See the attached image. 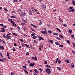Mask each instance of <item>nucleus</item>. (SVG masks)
<instances>
[{
  "label": "nucleus",
  "instance_id": "nucleus-56",
  "mask_svg": "<svg viewBox=\"0 0 75 75\" xmlns=\"http://www.w3.org/2000/svg\"><path fill=\"white\" fill-rule=\"evenodd\" d=\"M31 30H32V31H35V30H34V29L31 28Z\"/></svg>",
  "mask_w": 75,
  "mask_h": 75
},
{
  "label": "nucleus",
  "instance_id": "nucleus-43",
  "mask_svg": "<svg viewBox=\"0 0 75 75\" xmlns=\"http://www.w3.org/2000/svg\"><path fill=\"white\" fill-rule=\"evenodd\" d=\"M47 64V61H45V64Z\"/></svg>",
  "mask_w": 75,
  "mask_h": 75
},
{
  "label": "nucleus",
  "instance_id": "nucleus-6",
  "mask_svg": "<svg viewBox=\"0 0 75 75\" xmlns=\"http://www.w3.org/2000/svg\"><path fill=\"white\" fill-rule=\"evenodd\" d=\"M53 34L54 35H58V34L57 33H53Z\"/></svg>",
  "mask_w": 75,
  "mask_h": 75
},
{
  "label": "nucleus",
  "instance_id": "nucleus-41",
  "mask_svg": "<svg viewBox=\"0 0 75 75\" xmlns=\"http://www.w3.org/2000/svg\"><path fill=\"white\" fill-rule=\"evenodd\" d=\"M71 11H72V12H73V13H74V9H71Z\"/></svg>",
  "mask_w": 75,
  "mask_h": 75
},
{
  "label": "nucleus",
  "instance_id": "nucleus-39",
  "mask_svg": "<svg viewBox=\"0 0 75 75\" xmlns=\"http://www.w3.org/2000/svg\"><path fill=\"white\" fill-rule=\"evenodd\" d=\"M50 42H51V43H52V44H53V41H52V40H50Z\"/></svg>",
  "mask_w": 75,
  "mask_h": 75
},
{
  "label": "nucleus",
  "instance_id": "nucleus-20",
  "mask_svg": "<svg viewBox=\"0 0 75 75\" xmlns=\"http://www.w3.org/2000/svg\"><path fill=\"white\" fill-rule=\"evenodd\" d=\"M59 37H61V38H64V37L62 35H59Z\"/></svg>",
  "mask_w": 75,
  "mask_h": 75
},
{
  "label": "nucleus",
  "instance_id": "nucleus-8",
  "mask_svg": "<svg viewBox=\"0 0 75 75\" xmlns=\"http://www.w3.org/2000/svg\"><path fill=\"white\" fill-rule=\"evenodd\" d=\"M72 3L73 5H74V6H75V1H74V0H72Z\"/></svg>",
  "mask_w": 75,
  "mask_h": 75
},
{
  "label": "nucleus",
  "instance_id": "nucleus-29",
  "mask_svg": "<svg viewBox=\"0 0 75 75\" xmlns=\"http://www.w3.org/2000/svg\"><path fill=\"white\" fill-rule=\"evenodd\" d=\"M23 67L25 69H27V67H26V66H23Z\"/></svg>",
  "mask_w": 75,
  "mask_h": 75
},
{
  "label": "nucleus",
  "instance_id": "nucleus-17",
  "mask_svg": "<svg viewBox=\"0 0 75 75\" xmlns=\"http://www.w3.org/2000/svg\"><path fill=\"white\" fill-rule=\"evenodd\" d=\"M11 23H12V24H13V25H14V22L13 21H12L11 22Z\"/></svg>",
  "mask_w": 75,
  "mask_h": 75
},
{
  "label": "nucleus",
  "instance_id": "nucleus-49",
  "mask_svg": "<svg viewBox=\"0 0 75 75\" xmlns=\"http://www.w3.org/2000/svg\"><path fill=\"white\" fill-rule=\"evenodd\" d=\"M26 54L27 55H29V53H28V52H27L26 53Z\"/></svg>",
  "mask_w": 75,
  "mask_h": 75
},
{
  "label": "nucleus",
  "instance_id": "nucleus-9",
  "mask_svg": "<svg viewBox=\"0 0 75 75\" xmlns=\"http://www.w3.org/2000/svg\"><path fill=\"white\" fill-rule=\"evenodd\" d=\"M7 37V40H9L10 38V36H6Z\"/></svg>",
  "mask_w": 75,
  "mask_h": 75
},
{
  "label": "nucleus",
  "instance_id": "nucleus-16",
  "mask_svg": "<svg viewBox=\"0 0 75 75\" xmlns=\"http://www.w3.org/2000/svg\"><path fill=\"white\" fill-rule=\"evenodd\" d=\"M25 46H26L27 47H28V48H30V46H29V45L27 44H25Z\"/></svg>",
  "mask_w": 75,
  "mask_h": 75
},
{
  "label": "nucleus",
  "instance_id": "nucleus-46",
  "mask_svg": "<svg viewBox=\"0 0 75 75\" xmlns=\"http://www.w3.org/2000/svg\"><path fill=\"white\" fill-rule=\"evenodd\" d=\"M17 28H18V30H20V27L19 26H18L17 27Z\"/></svg>",
  "mask_w": 75,
  "mask_h": 75
},
{
  "label": "nucleus",
  "instance_id": "nucleus-22",
  "mask_svg": "<svg viewBox=\"0 0 75 75\" xmlns=\"http://www.w3.org/2000/svg\"><path fill=\"white\" fill-rule=\"evenodd\" d=\"M58 64H60L61 63V61L59 60H58Z\"/></svg>",
  "mask_w": 75,
  "mask_h": 75
},
{
  "label": "nucleus",
  "instance_id": "nucleus-24",
  "mask_svg": "<svg viewBox=\"0 0 75 75\" xmlns=\"http://www.w3.org/2000/svg\"><path fill=\"white\" fill-rule=\"evenodd\" d=\"M11 75H14V73L13 72H12L11 73Z\"/></svg>",
  "mask_w": 75,
  "mask_h": 75
},
{
  "label": "nucleus",
  "instance_id": "nucleus-64",
  "mask_svg": "<svg viewBox=\"0 0 75 75\" xmlns=\"http://www.w3.org/2000/svg\"><path fill=\"white\" fill-rule=\"evenodd\" d=\"M73 47H75V44H73Z\"/></svg>",
  "mask_w": 75,
  "mask_h": 75
},
{
  "label": "nucleus",
  "instance_id": "nucleus-32",
  "mask_svg": "<svg viewBox=\"0 0 75 75\" xmlns=\"http://www.w3.org/2000/svg\"><path fill=\"white\" fill-rule=\"evenodd\" d=\"M63 26H64V27H67V25L66 24H64L63 25Z\"/></svg>",
  "mask_w": 75,
  "mask_h": 75
},
{
  "label": "nucleus",
  "instance_id": "nucleus-27",
  "mask_svg": "<svg viewBox=\"0 0 75 75\" xmlns=\"http://www.w3.org/2000/svg\"><path fill=\"white\" fill-rule=\"evenodd\" d=\"M21 24L22 25H25V24L24 23H21Z\"/></svg>",
  "mask_w": 75,
  "mask_h": 75
},
{
  "label": "nucleus",
  "instance_id": "nucleus-11",
  "mask_svg": "<svg viewBox=\"0 0 75 75\" xmlns=\"http://www.w3.org/2000/svg\"><path fill=\"white\" fill-rule=\"evenodd\" d=\"M30 67H34V64H33V63H31L30 64Z\"/></svg>",
  "mask_w": 75,
  "mask_h": 75
},
{
  "label": "nucleus",
  "instance_id": "nucleus-55",
  "mask_svg": "<svg viewBox=\"0 0 75 75\" xmlns=\"http://www.w3.org/2000/svg\"><path fill=\"white\" fill-rule=\"evenodd\" d=\"M7 56H9V54L8 53V52H7Z\"/></svg>",
  "mask_w": 75,
  "mask_h": 75
},
{
  "label": "nucleus",
  "instance_id": "nucleus-37",
  "mask_svg": "<svg viewBox=\"0 0 75 75\" xmlns=\"http://www.w3.org/2000/svg\"><path fill=\"white\" fill-rule=\"evenodd\" d=\"M1 48L2 50H4V47H3V46H1Z\"/></svg>",
  "mask_w": 75,
  "mask_h": 75
},
{
  "label": "nucleus",
  "instance_id": "nucleus-26",
  "mask_svg": "<svg viewBox=\"0 0 75 75\" xmlns=\"http://www.w3.org/2000/svg\"><path fill=\"white\" fill-rule=\"evenodd\" d=\"M55 44H56L57 45H59V44L57 42L55 43Z\"/></svg>",
  "mask_w": 75,
  "mask_h": 75
},
{
  "label": "nucleus",
  "instance_id": "nucleus-12",
  "mask_svg": "<svg viewBox=\"0 0 75 75\" xmlns=\"http://www.w3.org/2000/svg\"><path fill=\"white\" fill-rule=\"evenodd\" d=\"M25 13H21V16H25Z\"/></svg>",
  "mask_w": 75,
  "mask_h": 75
},
{
  "label": "nucleus",
  "instance_id": "nucleus-42",
  "mask_svg": "<svg viewBox=\"0 0 75 75\" xmlns=\"http://www.w3.org/2000/svg\"><path fill=\"white\" fill-rule=\"evenodd\" d=\"M23 35H24V36H25V37H26L27 36V35L26 34H24Z\"/></svg>",
  "mask_w": 75,
  "mask_h": 75
},
{
  "label": "nucleus",
  "instance_id": "nucleus-35",
  "mask_svg": "<svg viewBox=\"0 0 75 75\" xmlns=\"http://www.w3.org/2000/svg\"><path fill=\"white\" fill-rule=\"evenodd\" d=\"M8 21H13V20L11 19H8Z\"/></svg>",
  "mask_w": 75,
  "mask_h": 75
},
{
  "label": "nucleus",
  "instance_id": "nucleus-31",
  "mask_svg": "<svg viewBox=\"0 0 75 75\" xmlns=\"http://www.w3.org/2000/svg\"><path fill=\"white\" fill-rule=\"evenodd\" d=\"M0 61H2V62H4V61L3 60V59H0Z\"/></svg>",
  "mask_w": 75,
  "mask_h": 75
},
{
  "label": "nucleus",
  "instance_id": "nucleus-45",
  "mask_svg": "<svg viewBox=\"0 0 75 75\" xmlns=\"http://www.w3.org/2000/svg\"><path fill=\"white\" fill-rule=\"evenodd\" d=\"M39 69L40 71H41V72H42V69H41V68H40Z\"/></svg>",
  "mask_w": 75,
  "mask_h": 75
},
{
  "label": "nucleus",
  "instance_id": "nucleus-1",
  "mask_svg": "<svg viewBox=\"0 0 75 75\" xmlns=\"http://www.w3.org/2000/svg\"><path fill=\"white\" fill-rule=\"evenodd\" d=\"M46 72L47 73H48L49 74H50L51 73V69H49V68H47L45 70Z\"/></svg>",
  "mask_w": 75,
  "mask_h": 75
},
{
  "label": "nucleus",
  "instance_id": "nucleus-36",
  "mask_svg": "<svg viewBox=\"0 0 75 75\" xmlns=\"http://www.w3.org/2000/svg\"><path fill=\"white\" fill-rule=\"evenodd\" d=\"M12 34H13V35H15V36H17V35L15 33H13Z\"/></svg>",
  "mask_w": 75,
  "mask_h": 75
},
{
  "label": "nucleus",
  "instance_id": "nucleus-7",
  "mask_svg": "<svg viewBox=\"0 0 75 75\" xmlns=\"http://www.w3.org/2000/svg\"><path fill=\"white\" fill-rule=\"evenodd\" d=\"M57 69H58V70H59V71H61V68L58 67H57Z\"/></svg>",
  "mask_w": 75,
  "mask_h": 75
},
{
  "label": "nucleus",
  "instance_id": "nucleus-18",
  "mask_svg": "<svg viewBox=\"0 0 75 75\" xmlns=\"http://www.w3.org/2000/svg\"><path fill=\"white\" fill-rule=\"evenodd\" d=\"M56 29L57 30V31H59V32H61V30H59V29L58 28H56Z\"/></svg>",
  "mask_w": 75,
  "mask_h": 75
},
{
  "label": "nucleus",
  "instance_id": "nucleus-62",
  "mask_svg": "<svg viewBox=\"0 0 75 75\" xmlns=\"http://www.w3.org/2000/svg\"><path fill=\"white\" fill-rule=\"evenodd\" d=\"M26 74H28V72L27 71H26L25 72Z\"/></svg>",
  "mask_w": 75,
  "mask_h": 75
},
{
  "label": "nucleus",
  "instance_id": "nucleus-13",
  "mask_svg": "<svg viewBox=\"0 0 75 75\" xmlns=\"http://www.w3.org/2000/svg\"><path fill=\"white\" fill-rule=\"evenodd\" d=\"M31 25L33 27H35V28H37V26L33 24H31Z\"/></svg>",
  "mask_w": 75,
  "mask_h": 75
},
{
  "label": "nucleus",
  "instance_id": "nucleus-2",
  "mask_svg": "<svg viewBox=\"0 0 75 75\" xmlns=\"http://www.w3.org/2000/svg\"><path fill=\"white\" fill-rule=\"evenodd\" d=\"M42 8L43 10L46 8V6L42 4Z\"/></svg>",
  "mask_w": 75,
  "mask_h": 75
},
{
  "label": "nucleus",
  "instance_id": "nucleus-44",
  "mask_svg": "<svg viewBox=\"0 0 75 75\" xmlns=\"http://www.w3.org/2000/svg\"><path fill=\"white\" fill-rule=\"evenodd\" d=\"M0 42H3V40L0 39Z\"/></svg>",
  "mask_w": 75,
  "mask_h": 75
},
{
  "label": "nucleus",
  "instance_id": "nucleus-23",
  "mask_svg": "<svg viewBox=\"0 0 75 75\" xmlns=\"http://www.w3.org/2000/svg\"><path fill=\"white\" fill-rule=\"evenodd\" d=\"M46 67H47V68H51V66H48L47 65H46Z\"/></svg>",
  "mask_w": 75,
  "mask_h": 75
},
{
  "label": "nucleus",
  "instance_id": "nucleus-10",
  "mask_svg": "<svg viewBox=\"0 0 75 75\" xmlns=\"http://www.w3.org/2000/svg\"><path fill=\"white\" fill-rule=\"evenodd\" d=\"M72 30H69V34H72Z\"/></svg>",
  "mask_w": 75,
  "mask_h": 75
},
{
  "label": "nucleus",
  "instance_id": "nucleus-52",
  "mask_svg": "<svg viewBox=\"0 0 75 75\" xmlns=\"http://www.w3.org/2000/svg\"><path fill=\"white\" fill-rule=\"evenodd\" d=\"M68 11L69 12H71V9H70L68 10Z\"/></svg>",
  "mask_w": 75,
  "mask_h": 75
},
{
  "label": "nucleus",
  "instance_id": "nucleus-5",
  "mask_svg": "<svg viewBox=\"0 0 75 75\" xmlns=\"http://www.w3.org/2000/svg\"><path fill=\"white\" fill-rule=\"evenodd\" d=\"M38 40H39V41H41V40H44V38H43L42 37H40Z\"/></svg>",
  "mask_w": 75,
  "mask_h": 75
},
{
  "label": "nucleus",
  "instance_id": "nucleus-63",
  "mask_svg": "<svg viewBox=\"0 0 75 75\" xmlns=\"http://www.w3.org/2000/svg\"><path fill=\"white\" fill-rule=\"evenodd\" d=\"M14 46H15V47L16 46H17V44H16V43L14 44Z\"/></svg>",
  "mask_w": 75,
  "mask_h": 75
},
{
  "label": "nucleus",
  "instance_id": "nucleus-4",
  "mask_svg": "<svg viewBox=\"0 0 75 75\" xmlns=\"http://www.w3.org/2000/svg\"><path fill=\"white\" fill-rule=\"evenodd\" d=\"M1 30H1L0 31L1 32H5V29L4 28H1Z\"/></svg>",
  "mask_w": 75,
  "mask_h": 75
},
{
  "label": "nucleus",
  "instance_id": "nucleus-58",
  "mask_svg": "<svg viewBox=\"0 0 75 75\" xmlns=\"http://www.w3.org/2000/svg\"><path fill=\"white\" fill-rule=\"evenodd\" d=\"M2 42L3 43H4V44H6V42L4 40H3Z\"/></svg>",
  "mask_w": 75,
  "mask_h": 75
},
{
  "label": "nucleus",
  "instance_id": "nucleus-60",
  "mask_svg": "<svg viewBox=\"0 0 75 75\" xmlns=\"http://www.w3.org/2000/svg\"><path fill=\"white\" fill-rule=\"evenodd\" d=\"M44 28L45 31H46V32H47V29H46V28Z\"/></svg>",
  "mask_w": 75,
  "mask_h": 75
},
{
  "label": "nucleus",
  "instance_id": "nucleus-14",
  "mask_svg": "<svg viewBox=\"0 0 75 75\" xmlns=\"http://www.w3.org/2000/svg\"><path fill=\"white\" fill-rule=\"evenodd\" d=\"M16 16H11V18H16Z\"/></svg>",
  "mask_w": 75,
  "mask_h": 75
},
{
  "label": "nucleus",
  "instance_id": "nucleus-59",
  "mask_svg": "<svg viewBox=\"0 0 75 75\" xmlns=\"http://www.w3.org/2000/svg\"><path fill=\"white\" fill-rule=\"evenodd\" d=\"M70 9H72L73 8V7L70 6Z\"/></svg>",
  "mask_w": 75,
  "mask_h": 75
},
{
  "label": "nucleus",
  "instance_id": "nucleus-34",
  "mask_svg": "<svg viewBox=\"0 0 75 75\" xmlns=\"http://www.w3.org/2000/svg\"><path fill=\"white\" fill-rule=\"evenodd\" d=\"M59 45L60 47H62V48L63 47H64V46H63V45Z\"/></svg>",
  "mask_w": 75,
  "mask_h": 75
},
{
  "label": "nucleus",
  "instance_id": "nucleus-40",
  "mask_svg": "<svg viewBox=\"0 0 75 75\" xmlns=\"http://www.w3.org/2000/svg\"><path fill=\"white\" fill-rule=\"evenodd\" d=\"M40 48H41L42 47H43V45L42 44L40 46Z\"/></svg>",
  "mask_w": 75,
  "mask_h": 75
},
{
  "label": "nucleus",
  "instance_id": "nucleus-30",
  "mask_svg": "<svg viewBox=\"0 0 75 75\" xmlns=\"http://www.w3.org/2000/svg\"><path fill=\"white\" fill-rule=\"evenodd\" d=\"M29 14L31 15V14H32V13L31 12V11L30 10L29 11Z\"/></svg>",
  "mask_w": 75,
  "mask_h": 75
},
{
  "label": "nucleus",
  "instance_id": "nucleus-47",
  "mask_svg": "<svg viewBox=\"0 0 75 75\" xmlns=\"http://www.w3.org/2000/svg\"><path fill=\"white\" fill-rule=\"evenodd\" d=\"M13 1H14V2L15 3L16 2V3H17V0H13Z\"/></svg>",
  "mask_w": 75,
  "mask_h": 75
},
{
  "label": "nucleus",
  "instance_id": "nucleus-53",
  "mask_svg": "<svg viewBox=\"0 0 75 75\" xmlns=\"http://www.w3.org/2000/svg\"><path fill=\"white\" fill-rule=\"evenodd\" d=\"M0 25H1V26H4V25L3 24H0Z\"/></svg>",
  "mask_w": 75,
  "mask_h": 75
},
{
  "label": "nucleus",
  "instance_id": "nucleus-3",
  "mask_svg": "<svg viewBox=\"0 0 75 75\" xmlns=\"http://www.w3.org/2000/svg\"><path fill=\"white\" fill-rule=\"evenodd\" d=\"M40 32L41 33H42V34H46V33H47L46 31L41 30L40 31Z\"/></svg>",
  "mask_w": 75,
  "mask_h": 75
},
{
  "label": "nucleus",
  "instance_id": "nucleus-54",
  "mask_svg": "<svg viewBox=\"0 0 75 75\" xmlns=\"http://www.w3.org/2000/svg\"><path fill=\"white\" fill-rule=\"evenodd\" d=\"M71 36L72 38H74V35H71Z\"/></svg>",
  "mask_w": 75,
  "mask_h": 75
},
{
  "label": "nucleus",
  "instance_id": "nucleus-25",
  "mask_svg": "<svg viewBox=\"0 0 75 75\" xmlns=\"http://www.w3.org/2000/svg\"><path fill=\"white\" fill-rule=\"evenodd\" d=\"M34 60L35 61H37V57H36V56H35V57Z\"/></svg>",
  "mask_w": 75,
  "mask_h": 75
},
{
  "label": "nucleus",
  "instance_id": "nucleus-51",
  "mask_svg": "<svg viewBox=\"0 0 75 75\" xmlns=\"http://www.w3.org/2000/svg\"><path fill=\"white\" fill-rule=\"evenodd\" d=\"M67 63H69V60H67Z\"/></svg>",
  "mask_w": 75,
  "mask_h": 75
},
{
  "label": "nucleus",
  "instance_id": "nucleus-19",
  "mask_svg": "<svg viewBox=\"0 0 75 75\" xmlns=\"http://www.w3.org/2000/svg\"><path fill=\"white\" fill-rule=\"evenodd\" d=\"M48 32L50 34H51V33H52V31H50V30H48Z\"/></svg>",
  "mask_w": 75,
  "mask_h": 75
},
{
  "label": "nucleus",
  "instance_id": "nucleus-57",
  "mask_svg": "<svg viewBox=\"0 0 75 75\" xmlns=\"http://www.w3.org/2000/svg\"><path fill=\"white\" fill-rule=\"evenodd\" d=\"M28 64H29V63H30V60H28Z\"/></svg>",
  "mask_w": 75,
  "mask_h": 75
},
{
  "label": "nucleus",
  "instance_id": "nucleus-33",
  "mask_svg": "<svg viewBox=\"0 0 75 75\" xmlns=\"http://www.w3.org/2000/svg\"><path fill=\"white\" fill-rule=\"evenodd\" d=\"M32 38L33 39H35L36 38V36H34L33 37H32Z\"/></svg>",
  "mask_w": 75,
  "mask_h": 75
},
{
  "label": "nucleus",
  "instance_id": "nucleus-61",
  "mask_svg": "<svg viewBox=\"0 0 75 75\" xmlns=\"http://www.w3.org/2000/svg\"><path fill=\"white\" fill-rule=\"evenodd\" d=\"M3 36V37H4V38H6V36L4 35Z\"/></svg>",
  "mask_w": 75,
  "mask_h": 75
},
{
  "label": "nucleus",
  "instance_id": "nucleus-21",
  "mask_svg": "<svg viewBox=\"0 0 75 75\" xmlns=\"http://www.w3.org/2000/svg\"><path fill=\"white\" fill-rule=\"evenodd\" d=\"M71 66L72 68H74V64H73V63H72L71 64Z\"/></svg>",
  "mask_w": 75,
  "mask_h": 75
},
{
  "label": "nucleus",
  "instance_id": "nucleus-38",
  "mask_svg": "<svg viewBox=\"0 0 75 75\" xmlns=\"http://www.w3.org/2000/svg\"><path fill=\"white\" fill-rule=\"evenodd\" d=\"M20 40L21 41V42H24L23 40V39H20Z\"/></svg>",
  "mask_w": 75,
  "mask_h": 75
},
{
  "label": "nucleus",
  "instance_id": "nucleus-28",
  "mask_svg": "<svg viewBox=\"0 0 75 75\" xmlns=\"http://www.w3.org/2000/svg\"><path fill=\"white\" fill-rule=\"evenodd\" d=\"M4 10L5 11H8V10H7V9L6 8H4Z\"/></svg>",
  "mask_w": 75,
  "mask_h": 75
},
{
  "label": "nucleus",
  "instance_id": "nucleus-48",
  "mask_svg": "<svg viewBox=\"0 0 75 75\" xmlns=\"http://www.w3.org/2000/svg\"><path fill=\"white\" fill-rule=\"evenodd\" d=\"M72 53H73V54H75V51H72Z\"/></svg>",
  "mask_w": 75,
  "mask_h": 75
},
{
  "label": "nucleus",
  "instance_id": "nucleus-50",
  "mask_svg": "<svg viewBox=\"0 0 75 75\" xmlns=\"http://www.w3.org/2000/svg\"><path fill=\"white\" fill-rule=\"evenodd\" d=\"M67 42L69 43V44H70V41H69V40H67Z\"/></svg>",
  "mask_w": 75,
  "mask_h": 75
},
{
  "label": "nucleus",
  "instance_id": "nucleus-15",
  "mask_svg": "<svg viewBox=\"0 0 75 75\" xmlns=\"http://www.w3.org/2000/svg\"><path fill=\"white\" fill-rule=\"evenodd\" d=\"M34 71H35V72H36V73L38 74V71H37V70L36 69H34Z\"/></svg>",
  "mask_w": 75,
  "mask_h": 75
}]
</instances>
